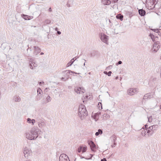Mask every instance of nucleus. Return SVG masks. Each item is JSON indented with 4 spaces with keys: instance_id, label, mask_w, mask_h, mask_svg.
I'll return each mask as SVG.
<instances>
[{
    "instance_id": "1",
    "label": "nucleus",
    "mask_w": 161,
    "mask_h": 161,
    "mask_svg": "<svg viewBox=\"0 0 161 161\" xmlns=\"http://www.w3.org/2000/svg\"><path fill=\"white\" fill-rule=\"evenodd\" d=\"M42 132L37 127H34L32 128L30 132H26L25 136L27 139L30 140H34L41 134Z\"/></svg>"
},
{
    "instance_id": "2",
    "label": "nucleus",
    "mask_w": 161,
    "mask_h": 161,
    "mask_svg": "<svg viewBox=\"0 0 161 161\" xmlns=\"http://www.w3.org/2000/svg\"><path fill=\"white\" fill-rule=\"evenodd\" d=\"M149 36L150 37L151 39L153 42H155L153 47L152 49V52L156 53L160 47L159 46V42L157 41L158 39V37L157 36H155L152 33H150Z\"/></svg>"
},
{
    "instance_id": "3",
    "label": "nucleus",
    "mask_w": 161,
    "mask_h": 161,
    "mask_svg": "<svg viewBox=\"0 0 161 161\" xmlns=\"http://www.w3.org/2000/svg\"><path fill=\"white\" fill-rule=\"evenodd\" d=\"M78 115L81 119L84 118L85 116L87 115V111L85 106L83 104H81L79 108Z\"/></svg>"
},
{
    "instance_id": "4",
    "label": "nucleus",
    "mask_w": 161,
    "mask_h": 161,
    "mask_svg": "<svg viewBox=\"0 0 161 161\" xmlns=\"http://www.w3.org/2000/svg\"><path fill=\"white\" fill-rule=\"evenodd\" d=\"M99 36L102 42L107 45L108 44V36L105 34L100 33L99 34Z\"/></svg>"
},
{
    "instance_id": "5",
    "label": "nucleus",
    "mask_w": 161,
    "mask_h": 161,
    "mask_svg": "<svg viewBox=\"0 0 161 161\" xmlns=\"http://www.w3.org/2000/svg\"><path fill=\"white\" fill-rule=\"evenodd\" d=\"M36 121L38 124L39 127L40 128H42L45 125V120L42 118H38L36 119Z\"/></svg>"
},
{
    "instance_id": "6",
    "label": "nucleus",
    "mask_w": 161,
    "mask_h": 161,
    "mask_svg": "<svg viewBox=\"0 0 161 161\" xmlns=\"http://www.w3.org/2000/svg\"><path fill=\"white\" fill-rule=\"evenodd\" d=\"M154 92H152L146 94L143 97V100L142 101V103L144 102V100L148 98L150 99L154 97Z\"/></svg>"
},
{
    "instance_id": "7",
    "label": "nucleus",
    "mask_w": 161,
    "mask_h": 161,
    "mask_svg": "<svg viewBox=\"0 0 161 161\" xmlns=\"http://www.w3.org/2000/svg\"><path fill=\"white\" fill-rule=\"evenodd\" d=\"M88 143L90 146L91 150L94 152H95V150L97 148L96 145L94 142L92 141L89 140L88 141Z\"/></svg>"
},
{
    "instance_id": "8",
    "label": "nucleus",
    "mask_w": 161,
    "mask_h": 161,
    "mask_svg": "<svg viewBox=\"0 0 161 161\" xmlns=\"http://www.w3.org/2000/svg\"><path fill=\"white\" fill-rule=\"evenodd\" d=\"M59 161H70L68 157L65 154H61L59 158Z\"/></svg>"
},
{
    "instance_id": "9",
    "label": "nucleus",
    "mask_w": 161,
    "mask_h": 161,
    "mask_svg": "<svg viewBox=\"0 0 161 161\" xmlns=\"http://www.w3.org/2000/svg\"><path fill=\"white\" fill-rule=\"evenodd\" d=\"M23 153L25 157L26 158L31 154V150L26 147L23 150Z\"/></svg>"
},
{
    "instance_id": "10",
    "label": "nucleus",
    "mask_w": 161,
    "mask_h": 161,
    "mask_svg": "<svg viewBox=\"0 0 161 161\" xmlns=\"http://www.w3.org/2000/svg\"><path fill=\"white\" fill-rule=\"evenodd\" d=\"M66 5L68 8L73 7L75 6V3L73 0H69Z\"/></svg>"
},
{
    "instance_id": "11",
    "label": "nucleus",
    "mask_w": 161,
    "mask_h": 161,
    "mask_svg": "<svg viewBox=\"0 0 161 161\" xmlns=\"http://www.w3.org/2000/svg\"><path fill=\"white\" fill-rule=\"evenodd\" d=\"M70 74L71 75H74V74H80L79 73H76L75 72L72 71L70 70H66V72L65 74V75L64 76V77H66V78H67V79L69 78V74Z\"/></svg>"
},
{
    "instance_id": "12",
    "label": "nucleus",
    "mask_w": 161,
    "mask_h": 161,
    "mask_svg": "<svg viewBox=\"0 0 161 161\" xmlns=\"http://www.w3.org/2000/svg\"><path fill=\"white\" fill-rule=\"evenodd\" d=\"M87 150V147L86 146L83 147L80 146L78 148V153H80L82 152L83 153L85 152Z\"/></svg>"
},
{
    "instance_id": "13",
    "label": "nucleus",
    "mask_w": 161,
    "mask_h": 161,
    "mask_svg": "<svg viewBox=\"0 0 161 161\" xmlns=\"http://www.w3.org/2000/svg\"><path fill=\"white\" fill-rule=\"evenodd\" d=\"M33 48V49H34V54L37 55L41 51V49L38 47L34 46Z\"/></svg>"
},
{
    "instance_id": "14",
    "label": "nucleus",
    "mask_w": 161,
    "mask_h": 161,
    "mask_svg": "<svg viewBox=\"0 0 161 161\" xmlns=\"http://www.w3.org/2000/svg\"><path fill=\"white\" fill-rule=\"evenodd\" d=\"M136 90V89L129 88L127 91V93L130 96H132L135 92Z\"/></svg>"
},
{
    "instance_id": "15",
    "label": "nucleus",
    "mask_w": 161,
    "mask_h": 161,
    "mask_svg": "<svg viewBox=\"0 0 161 161\" xmlns=\"http://www.w3.org/2000/svg\"><path fill=\"white\" fill-rule=\"evenodd\" d=\"M74 91L75 92L79 94H82L84 92L83 88L80 87L75 88L74 89Z\"/></svg>"
},
{
    "instance_id": "16",
    "label": "nucleus",
    "mask_w": 161,
    "mask_h": 161,
    "mask_svg": "<svg viewBox=\"0 0 161 161\" xmlns=\"http://www.w3.org/2000/svg\"><path fill=\"white\" fill-rule=\"evenodd\" d=\"M22 17L25 20H30L33 18L32 16H29L24 14H22L21 15Z\"/></svg>"
},
{
    "instance_id": "17",
    "label": "nucleus",
    "mask_w": 161,
    "mask_h": 161,
    "mask_svg": "<svg viewBox=\"0 0 161 161\" xmlns=\"http://www.w3.org/2000/svg\"><path fill=\"white\" fill-rule=\"evenodd\" d=\"M52 98L50 97V96L49 95H48L47 97H46V101H42V104H45L47 103H48L51 101V100Z\"/></svg>"
},
{
    "instance_id": "18",
    "label": "nucleus",
    "mask_w": 161,
    "mask_h": 161,
    "mask_svg": "<svg viewBox=\"0 0 161 161\" xmlns=\"http://www.w3.org/2000/svg\"><path fill=\"white\" fill-rule=\"evenodd\" d=\"M99 55V53L97 51H93L90 54V57H94Z\"/></svg>"
},
{
    "instance_id": "19",
    "label": "nucleus",
    "mask_w": 161,
    "mask_h": 161,
    "mask_svg": "<svg viewBox=\"0 0 161 161\" xmlns=\"http://www.w3.org/2000/svg\"><path fill=\"white\" fill-rule=\"evenodd\" d=\"M138 12L139 14L142 16H144L145 15L146 13L145 10L142 9H139Z\"/></svg>"
},
{
    "instance_id": "20",
    "label": "nucleus",
    "mask_w": 161,
    "mask_h": 161,
    "mask_svg": "<svg viewBox=\"0 0 161 161\" xmlns=\"http://www.w3.org/2000/svg\"><path fill=\"white\" fill-rule=\"evenodd\" d=\"M76 57H74L66 65V67H69L72 65V64H73L74 62L76 59Z\"/></svg>"
},
{
    "instance_id": "21",
    "label": "nucleus",
    "mask_w": 161,
    "mask_h": 161,
    "mask_svg": "<svg viewBox=\"0 0 161 161\" xmlns=\"http://www.w3.org/2000/svg\"><path fill=\"white\" fill-rule=\"evenodd\" d=\"M117 137L116 136L114 135H112L110 137V139L111 140V142L113 143H116L115 141L116 140Z\"/></svg>"
},
{
    "instance_id": "22",
    "label": "nucleus",
    "mask_w": 161,
    "mask_h": 161,
    "mask_svg": "<svg viewBox=\"0 0 161 161\" xmlns=\"http://www.w3.org/2000/svg\"><path fill=\"white\" fill-rule=\"evenodd\" d=\"M13 100L15 102H19L21 100V98L19 96L16 95L14 97Z\"/></svg>"
},
{
    "instance_id": "23",
    "label": "nucleus",
    "mask_w": 161,
    "mask_h": 161,
    "mask_svg": "<svg viewBox=\"0 0 161 161\" xmlns=\"http://www.w3.org/2000/svg\"><path fill=\"white\" fill-rule=\"evenodd\" d=\"M102 1L104 4L106 5H109L111 3V1L109 0H103Z\"/></svg>"
},
{
    "instance_id": "24",
    "label": "nucleus",
    "mask_w": 161,
    "mask_h": 161,
    "mask_svg": "<svg viewBox=\"0 0 161 161\" xmlns=\"http://www.w3.org/2000/svg\"><path fill=\"white\" fill-rule=\"evenodd\" d=\"M101 114V113L97 112L95 113L94 115V119H97L99 118V116Z\"/></svg>"
},
{
    "instance_id": "25",
    "label": "nucleus",
    "mask_w": 161,
    "mask_h": 161,
    "mask_svg": "<svg viewBox=\"0 0 161 161\" xmlns=\"http://www.w3.org/2000/svg\"><path fill=\"white\" fill-rule=\"evenodd\" d=\"M116 17L117 19H119L120 20H122L123 16L121 14H118L116 15Z\"/></svg>"
},
{
    "instance_id": "26",
    "label": "nucleus",
    "mask_w": 161,
    "mask_h": 161,
    "mask_svg": "<svg viewBox=\"0 0 161 161\" xmlns=\"http://www.w3.org/2000/svg\"><path fill=\"white\" fill-rule=\"evenodd\" d=\"M111 33L110 34V35L111 36H114V35H115V34H118V32L117 31H111V32H110Z\"/></svg>"
},
{
    "instance_id": "27",
    "label": "nucleus",
    "mask_w": 161,
    "mask_h": 161,
    "mask_svg": "<svg viewBox=\"0 0 161 161\" xmlns=\"http://www.w3.org/2000/svg\"><path fill=\"white\" fill-rule=\"evenodd\" d=\"M158 126L157 125H153V126H150L148 128V129L147 130H153V128L154 127H156V128H158Z\"/></svg>"
},
{
    "instance_id": "28",
    "label": "nucleus",
    "mask_w": 161,
    "mask_h": 161,
    "mask_svg": "<svg viewBox=\"0 0 161 161\" xmlns=\"http://www.w3.org/2000/svg\"><path fill=\"white\" fill-rule=\"evenodd\" d=\"M103 133L102 130L101 129H98V131L97 132L95 133V135L96 136L99 135V134H102Z\"/></svg>"
},
{
    "instance_id": "29",
    "label": "nucleus",
    "mask_w": 161,
    "mask_h": 161,
    "mask_svg": "<svg viewBox=\"0 0 161 161\" xmlns=\"http://www.w3.org/2000/svg\"><path fill=\"white\" fill-rule=\"evenodd\" d=\"M109 117V115L106 114H104L103 115V119L106 120Z\"/></svg>"
},
{
    "instance_id": "30",
    "label": "nucleus",
    "mask_w": 161,
    "mask_h": 161,
    "mask_svg": "<svg viewBox=\"0 0 161 161\" xmlns=\"http://www.w3.org/2000/svg\"><path fill=\"white\" fill-rule=\"evenodd\" d=\"M146 131H147V133H148L149 135H152L153 132V130H147V129H146V131Z\"/></svg>"
},
{
    "instance_id": "31",
    "label": "nucleus",
    "mask_w": 161,
    "mask_h": 161,
    "mask_svg": "<svg viewBox=\"0 0 161 161\" xmlns=\"http://www.w3.org/2000/svg\"><path fill=\"white\" fill-rule=\"evenodd\" d=\"M157 79L156 78H152L150 80V82H151L152 81L155 83V82L157 81Z\"/></svg>"
},
{
    "instance_id": "32",
    "label": "nucleus",
    "mask_w": 161,
    "mask_h": 161,
    "mask_svg": "<svg viewBox=\"0 0 161 161\" xmlns=\"http://www.w3.org/2000/svg\"><path fill=\"white\" fill-rule=\"evenodd\" d=\"M97 107L100 110L102 109V104L101 103L99 102L98 103Z\"/></svg>"
},
{
    "instance_id": "33",
    "label": "nucleus",
    "mask_w": 161,
    "mask_h": 161,
    "mask_svg": "<svg viewBox=\"0 0 161 161\" xmlns=\"http://www.w3.org/2000/svg\"><path fill=\"white\" fill-rule=\"evenodd\" d=\"M37 92L38 95L41 94L42 92V91L40 88H38L37 90Z\"/></svg>"
},
{
    "instance_id": "34",
    "label": "nucleus",
    "mask_w": 161,
    "mask_h": 161,
    "mask_svg": "<svg viewBox=\"0 0 161 161\" xmlns=\"http://www.w3.org/2000/svg\"><path fill=\"white\" fill-rule=\"evenodd\" d=\"M32 64L33 65V66L34 67H36L37 66V65L34 62L33 60H32Z\"/></svg>"
},
{
    "instance_id": "35",
    "label": "nucleus",
    "mask_w": 161,
    "mask_h": 161,
    "mask_svg": "<svg viewBox=\"0 0 161 161\" xmlns=\"http://www.w3.org/2000/svg\"><path fill=\"white\" fill-rule=\"evenodd\" d=\"M51 22V20L48 19H46L45 21V23L46 24H50Z\"/></svg>"
},
{
    "instance_id": "36",
    "label": "nucleus",
    "mask_w": 161,
    "mask_h": 161,
    "mask_svg": "<svg viewBox=\"0 0 161 161\" xmlns=\"http://www.w3.org/2000/svg\"><path fill=\"white\" fill-rule=\"evenodd\" d=\"M148 120L149 122H151L152 120V116H150L149 117H148Z\"/></svg>"
},
{
    "instance_id": "37",
    "label": "nucleus",
    "mask_w": 161,
    "mask_h": 161,
    "mask_svg": "<svg viewBox=\"0 0 161 161\" xmlns=\"http://www.w3.org/2000/svg\"><path fill=\"white\" fill-rule=\"evenodd\" d=\"M31 62V63L30 64V68L32 69H33V65L32 64V61L31 60L30 61Z\"/></svg>"
},
{
    "instance_id": "38",
    "label": "nucleus",
    "mask_w": 161,
    "mask_h": 161,
    "mask_svg": "<svg viewBox=\"0 0 161 161\" xmlns=\"http://www.w3.org/2000/svg\"><path fill=\"white\" fill-rule=\"evenodd\" d=\"M67 80V78L66 77H63L61 78V80H62L66 81Z\"/></svg>"
},
{
    "instance_id": "39",
    "label": "nucleus",
    "mask_w": 161,
    "mask_h": 161,
    "mask_svg": "<svg viewBox=\"0 0 161 161\" xmlns=\"http://www.w3.org/2000/svg\"><path fill=\"white\" fill-rule=\"evenodd\" d=\"M27 122H28V123H31V121L32 120H31V119L30 118H28L27 119Z\"/></svg>"
},
{
    "instance_id": "40",
    "label": "nucleus",
    "mask_w": 161,
    "mask_h": 161,
    "mask_svg": "<svg viewBox=\"0 0 161 161\" xmlns=\"http://www.w3.org/2000/svg\"><path fill=\"white\" fill-rule=\"evenodd\" d=\"M31 123L32 124V125H34V123L36 122V120L34 119H31Z\"/></svg>"
},
{
    "instance_id": "41",
    "label": "nucleus",
    "mask_w": 161,
    "mask_h": 161,
    "mask_svg": "<svg viewBox=\"0 0 161 161\" xmlns=\"http://www.w3.org/2000/svg\"><path fill=\"white\" fill-rule=\"evenodd\" d=\"M155 32H157L158 34L161 36V32L160 31H153Z\"/></svg>"
},
{
    "instance_id": "42",
    "label": "nucleus",
    "mask_w": 161,
    "mask_h": 161,
    "mask_svg": "<svg viewBox=\"0 0 161 161\" xmlns=\"http://www.w3.org/2000/svg\"><path fill=\"white\" fill-rule=\"evenodd\" d=\"M41 96L40 95V96H37L36 97V100H39L41 99Z\"/></svg>"
},
{
    "instance_id": "43",
    "label": "nucleus",
    "mask_w": 161,
    "mask_h": 161,
    "mask_svg": "<svg viewBox=\"0 0 161 161\" xmlns=\"http://www.w3.org/2000/svg\"><path fill=\"white\" fill-rule=\"evenodd\" d=\"M90 158H85L86 159H92V157L93 156V155H92V154H90Z\"/></svg>"
},
{
    "instance_id": "44",
    "label": "nucleus",
    "mask_w": 161,
    "mask_h": 161,
    "mask_svg": "<svg viewBox=\"0 0 161 161\" xmlns=\"http://www.w3.org/2000/svg\"><path fill=\"white\" fill-rule=\"evenodd\" d=\"M66 70L64 71L62 73V74L64 76L65 75L66 73Z\"/></svg>"
},
{
    "instance_id": "45",
    "label": "nucleus",
    "mask_w": 161,
    "mask_h": 161,
    "mask_svg": "<svg viewBox=\"0 0 161 161\" xmlns=\"http://www.w3.org/2000/svg\"><path fill=\"white\" fill-rule=\"evenodd\" d=\"M122 63V62L121 61H118V63H117L116 64V65H118L119 64H121Z\"/></svg>"
},
{
    "instance_id": "46",
    "label": "nucleus",
    "mask_w": 161,
    "mask_h": 161,
    "mask_svg": "<svg viewBox=\"0 0 161 161\" xmlns=\"http://www.w3.org/2000/svg\"><path fill=\"white\" fill-rule=\"evenodd\" d=\"M112 73V72L111 71H109L108 72L107 75L108 76H111V74Z\"/></svg>"
},
{
    "instance_id": "47",
    "label": "nucleus",
    "mask_w": 161,
    "mask_h": 161,
    "mask_svg": "<svg viewBox=\"0 0 161 161\" xmlns=\"http://www.w3.org/2000/svg\"><path fill=\"white\" fill-rule=\"evenodd\" d=\"M57 31V34L58 35H60L61 34V32L60 31Z\"/></svg>"
},
{
    "instance_id": "48",
    "label": "nucleus",
    "mask_w": 161,
    "mask_h": 161,
    "mask_svg": "<svg viewBox=\"0 0 161 161\" xmlns=\"http://www.w3.org/2000/svg\"><path fill=\"white\" fill-rule=\"evenodd\" d=\"M43 83H44V82L43 81L39 82L38 83L39 85H40V86Z\"/></svg>"
},
{
    "instance_id": "49",
    "label": "nucleus",
    "mask_w": 161,
    "mask_h": 161,
    "mask_svg": "<svg viewBox=\"0 0 161 161\" xmlns=\"http://www.w3.org/2000/svg\"><path fill=\"white\" fill-rule=\"evenodd\" d=\"M113 143V144L112 145H111V147H115V146L116 145V143Z\"/></svg>"
},
{
    "instance_id": "50",
    "label": "nucleus",
    "mask_w": 161,
    "mask_h": 161,
    "mask_svg": "<svg viewBox=\"0 0 161 161\" xmlns=\"http://www.w3.org/2000/svg\"><path fill=\"white\" fill-rule=\"evenodd\" d=\"M101 161H107V160L106 158H104L103 159H102Z\"/></svg>"
},
{
    "instance_id": "51",
    "label": "nucleus",
    "mask_w": 161,
    "mask_h": 161,
    "mask_svg": "<svg viewBox=\"0 0 161 161\" xmlns=\"http://www.w3.org/2000/svg\"><path fill=\"white\" fill-rule=\"evenodd\" d=\"M82 60L85 61V62H84V64H83V65L84 66H85V63L86 62V60L84 59H83Z\"/></svg>"
},
{
    "instance_id": "52",
    "label": "nucleus",
    "mask_w": 161,
    "mask_h": 161,
    "mask_svg": "<svg viewBox=\"0 0 161 161\" xmlns=\"http://www.w3.org/2000/svg\"><path fill=\"white\" fill-rule=\"evenodd\" d=\"M151 30H152V31H153V30H161V29H151Z\"/></svg>"
},
{
    "instance_id": "53",
    "label": "nucleus",
    "mask_w": 161,
    "mask_h": 161,
    "mask_svg": "<svg viewBox=\"0 0 161 161\" xmlns=\"http://www.w3.org/2000/svg\"><path fill=\"white\" fill-rule=\"evenodd\" d=\"M112 0L114 3H115L118 1V0Z\"/></svg>"
},
{
    "instance_id": "54",
    "label": "nucleus",
    "mask_w": 161,
    "mask_h": 161,
    "mask_svg": "<svg viewBox=\"0 0 161 161\" xmlns=\"http://www.w3.org/2000/svg\"><path fill=\"white\" fill-rule=\"evenodd\" d=\"M48 11L49 12H51L52 11V9H51V8H50L48 9Z\"/></svg>"
},
{
    "instance_id": "55",
    "label": "nucleus",
    "mask_w": 161,
    "mask_h": 161,
    "mask_svg": "<svg viewBox=\"0 0 161 161\" xmlns=\"http://www.w3.org/2000/svg\"><path fill=\"white\" fill-rule=\"evenodd\" d=\"M103 73H104L105 74V75H107V74H108V72H107V71H104V72H103Z\"/></svg>"
},
{
    "instance_id": "56",
    "label": "nucleus",
    "mask_w": 161,
    "mask_h": 161,
    "mask_svg": "<svg viewBox=\"0 0 161 161\" xmlns=\"http://www.w3.org/2000/svg\"><path fill=\"white\" fill-rule=\"evenodd\" d=\"M28 48L27 49V50L28 51V49H29V48H30V50L31 51V48H32V47H31H31H30L29 46H28Z\"/></svg>"
},
{
    "instance_id": "57",
    "label": "nucleus",
    "mask_w": 161,
    "mask_h": 161,
    "mask_svg": "<svg viewBox=\"0 0 161 161\" xmlns=\"http://www.w3.org/2000/svg\"><path fill=\"white\" fill-rule=\"evenodd\" d=\"M112 66L111 65L108 66L107 68H108V69L111 68L112 67Z\"/></svg>"
},
{
    "instance_id": "58",
    "label": "nucleus",
    "mask_w": 161,
    "mask_h": 161,
    "mask_svg": "<svg viewBox=\"0 0 161 161\" xmlns=\"http://www.w3.org/2000/svg\"><path fill=\"white\" fill-rule=\"evenodd\" d=\"M145 128H147V127H148V125H145Z\"/></svg>"
},
{
    "instance_id": "59",
    "label": "nucleus",
    "mask_w": 161,
    "mask_h": 161,
    "mask_svg": "<svg viewBox=\"0 0 161 161\" xmlns=\"http://www.w3.org/2000/svg\"><path fill=\"white\" fill-rule=\"evenodd\" d=\"M80 158H81V159H82L83 158H85L84 157H82L81 156H80Z\"/></svg>"
},
{
    "instance_id": "60",
    "label": "nucleus",
    "mask_w": 161,
    "mask_h": 161,
    "mask_svg": "<svg viewBox=\"0 0 161 161\" xmlns=\"http://www.w3.org/2000/svg\"><path fill=\"white\" fill-rule=\"evenodd\" d=\"M44 54V53L43 52H41L40 53V55H42Z\"/></svg>"
},
{
    "instance_id": "61",
    "label": "nucleus",
    "mask_w": 161,
    "mask_h": 161,
    "mask_svg": "<svg viewBox=\"0 0 161 161\" xmlns=\"http://www.w3.org/2000/svg\"><path fill=\"white\" fill-rule=\"evenodd\" d=\"M156 128V127H154L153 128V130H155V129H156V128Z\"/></svg>"
},
{
    "instance_id": "62",
    "label": "nucleus",
    "mask_w": 161,
    "mask_h": 161,
    "mask_svg": "<svg viewBox=\"0 0 161 161\" xmlns=\"http://www.w3.org/2000/svg\"><path fill=\"white\" fill-rule=\"evenodd\" d=\"M118 78V76H117L116 78H115V79L116 80H117Z\"/></svg>"
},
{
    "instance_id": "63",
    "label": "nucleus",
    "mask_w": 161,
    "mask_h": 161,
    "mask_svg": "<svg viewBox=\"0 0 161 161\" xmlns=\"http://www.w3.org/2000/svg\"><path fill=\"white\" fill-rule=\"evenodd\" d=\"M57 29H58L57 28H55V30H56V31L58 30H57Z\"/></svg>"
},
{
    "instance_id": "64",
    "label": "nucleus",
    "mask_w": 161,
    "mask_h": 161,
    "mask_svg": "<svg viewBox=\"0 0 161 161\" xmlns=\"http://www.w3.org/2000/svg\"><path fill=\"white\" fill-rule=\"evenodd\" d=\"M113 154H111V155L109 157V158L110 157L112 156Z\"/></svg>"
}]
</instances>
